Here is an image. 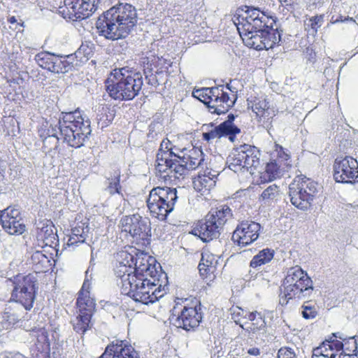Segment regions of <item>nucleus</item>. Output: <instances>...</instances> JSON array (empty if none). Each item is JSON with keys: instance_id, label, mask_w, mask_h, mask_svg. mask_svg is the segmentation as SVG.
Masks as SVG:
<instances>
[{"instance_id": "obj_60", "label": "nucleus", "mask_w": 358, "mask_h": 358, "mask_svg": "<svg viewBox=\"0 0 358 358\" xmlns=\"http://www.w3.org/2000/svg\"><path fill=\"white\" fill-rule=\"evenodd\" d=\"M147 59V64L145 65H144V74H145V76L146 77V76H148V74H151L152 73V69L151 68V64H149V60H148V58L147 57L146 58ZM144 64H145V61L143 62Z\"/></svg>"}, {"instance_id": "obj_53", "label": "nucleus", "mask_w": 358, "mask_h": 358, "mask_svg": "<svg viewBox=\"0 0 358 358\" xmlns=\"http://www.w3.org/2000/svg\"><path fill=\"white\" fill-rule=\"evenodd\" d=\"M192 95L194 97L197 98L203 103L204 101L203 100L206 99V101H208V94L207 92L205 91V88L194 90L192 92Z\"/></svg>"}, {"instance_id": "obj_37", "label": "nucleus", "mask_w": 358, "mask_h": 358, "mask_svg": "<svg viewBox=\"0 0 358 358\" xmlns=\"http://www.w3.org/2000/svg\"><path fill=\"white\" fill-rule=\"evenodd\" d=\"M73 330L80 334H84L86 331L91 329L92 323L91 317L78 314L76 320L72 322Z\"/></svg>"}, {"instance_id": "obj_39", "label": "nucleus", "mask_w": 358, "mask_h": 358, "mask_svg": "<svg viewBox=\"0 0 358 358\" xmlns=\"http://www.w3.org/2000/svg\"><path fill=\"white\" fill-rule=\"evenodd\" d=\"M324 22V15H316L310 17L305 22L306 29L312 35L317 33L318 29Z\"/></svg>"}, {"instance_id": "obj_54", "label": "nucleus", "mask_w": 358, "mask_h": 358, "mask_svg": "<svg viewBox=\"0 0 358 358\" xmlns=\"http://www.w3.org/2000/svg\"><path fill=\"white\" fill-rule=\"evenodd\" d=\"M41 240L43 241V246H53V245L58 246L59 245L58 236H52L49 238H42Z\"/></svg>"}, {"instance_id": "obj_18", "label": "nucleus", "mask_w": 358, "mask_h": 358, "mask_svg": "<svg viewBox=\"0 0 358 358\" xmlns=\"http://www.w3.org/2000/svg\"><path fill=\"white\" fill-rule=\"evenodd\" d=\"M254 15L252 13V17ZM261 19L250 18L249 24H245L241 27L243 41L248 47L252 48L257 50H264L262 42V26L264 22V20L268 19V15H262Z\"/></svg>"}, {"instance_id": "obj_47", "label": "nucleus", "mask_w": 358, "mask_h": 358, "mask_svg": "<svg viewBox=\"0 0 358 358\" xmlns=\"http://www.w3.org/2000/svg\"><path fill=\"white\" fill-rule=\"evenodd\" d=\"M308 302H306L302 306L301 315L303 318L306 320L313 319L317 315V311L315 306L308 304Z\"/></svg>"}, {"instance_id": "obj_11", "label": "nucleus", "mask_w": 358, "mask_h": 358, "mask_svg": "<svg viewBox=\"0 0 358 358\" xmlns=\"http://www.w3.org/2000/svg\"><path fill=\"white\" fill-rule=\"evenodd\" d=\"M122 230L129 233L134 238L133 243L148 246L151 241V227L149 220L138 214L124 216L120 220Z\"/></svg>"}, {"instance_id": "obj_22", "label": "nucleus", "mask_w": 358, "mask_h": 358, "mask_svg": "<svg viewBox=\"0 0 358 358\" xmlns=\"http://www.w3.org/2000/svg\"><path fill=\"white\" fill-rule=\"evenodd\" d=\"M260 229L261 226L257 222L249 220L243 221L234 231L232 240L237 242L239 245L242 244L246 246L258 238Z\"/></svg>"}, {"instance_id": "obj_59", "label": "nucleus", "mask_w": 358, "mask_h": 358, "mask_svg": "<svg viewBox=\"0 0 358 358\" xmlns=\"http://www.w3.org/2000/svg\"><path fill=\"white\" fill-rule=\"evenodd\" d=\"M203 255H206L204 262L206 264L213 265V261L215 260L214 255L212 254H208L206 252H203L201 253V257Z\"/></svg>"}, {"instance_id": "obj_52", "label": "nucleus", "mask_w": 358, "mask_h": 358, "mask_svg": "<svg viewBox=\"0 0 358 358\" xmlns=\"http://www.w3.org/2000/svg\"><path fill=\"white\" fill-rule=\"evenodd\" d=\"M278 358H296V357L291 348H281L278 352Z\"/></svg>"}, {"instance_id": "obj_25", "label": "nucleus", "mask_w": 358, "mask_h": 358, "mask_svg": "<svg viewBox=\"0 0 358 358\" xmlns=\"http://www.w3.org/2000/svg\"><path fill=\"white\" fill-rule=\"evenodd\" d=\"M262 26L263 48L265 50L273 48L280 41L281 36L275 25V20L272 16L268 15V19L264 20Z\"/></svg>"}, {"instance_id": "obj_28", "label": "nucleus", "mask_w": 358, "mask_h": 358, "mask_svg": "<svg viewBox=\"0 0 358 358\" xmlns=\"http://www.w3.org/2000/svg\"><path fill=\"white\" fill-rule=\"evenodd\" d=\"M115 273L120 280L118 285L121 287V292L123 291V288L125 287L128 281H131V282L135 278H138V276L141 278V275H142V273L140 275H137L136 270L134 268V267L120 264L116 266Z\"/></svg>"}, {"instance_id": "obj_50", "label": "nucleus", "mask_w": 358, "mask_h": 358, "mask_svg": "<svg viewBox=\"0 0 358 358\" xmlns=\"http://www.w3.org/2000/svg\"><path fill=\"white\" fill-rule=\"evenodd\" d=\"M57 236V234L54 231V226L53 225H47L45 227H42L41 234L38 235V239H42V238H49L50 236Z\"/></svg>"}, {"instance_id": "obj_41", "label": "nucleus", "mask_w": 358, "mask_h": 358, "mask_svg": "<svg viewBox=\"0 0 358 358\" xmlns=\"http://www.w3.org/2000/svg\"><path fill=\"white\" fill-rule=\"evenodd\" d=\"M227 134H229L220 124L211 131L203 133V138L206 141H210V140L227 136Z\"/></svg>"}, {"instance_id": "obj_64", "label": "nucleus", "mask_w": 358, "mask_h": 358, "mask_svg": "<svg viewBox=\"0 0 358 358\" xmlns=\"http://www.w3.org/2000/svg\"><path fill=\"white\" fill-rule=\"evenodd\" d=\"M338 358H358V354H340Z\"/></svg>"}, {"instance_id": "obj_16", "label": "nucleus", "mask_w": 358, "mask_h": 358, "mask_svg": "<svg viewBox=\"0 0 358 358\" xmlns=\"http://www.w3.org/2000/svg\"><path fill=\"white\" fill-rule=\"evenodd\" d=\"M134 248L135 250L131 252L123 250L117 252L115 259L118 264L134 267L137 275L143 271H149L150 267L155 266L157 261L155 257L149 255L148 252L138 250L137 248Z\"/></svg>"}, {"instance_id": "obj_44", "label": "nucleus", "mask_w": 358, "mask_h": 358, "mask_svg": "<svg viewBox=\"0 0 358 358\" xmlns=\"http://www.w3.org/2000/svg\"><path fill=\"white\" fill-rule=\"evenodd\" d=\"M343 352L341 354H358L357 343L355 336L350 337L343 342Z\"/></svg>"}, {"instance_id": "obj_33", "label": "nucleus", "mask_w": 358, "mask_h": 358, "mask_svg": "<svg viewBox=\"0 0 358 358\" xmlns=\"http://www.w3.org/2000/svg\"><path fill=\"white\" fill-rule=\"evenodd\" d=\"M34 333V336L36 338V343H35L36 349L45 348L50 349V341L48 338V331L45 328L34 327L31 329Z\"/></svg>"}, {"instance_id": "obj_40", "label": "nucleus", "mask_w": 358, "mask_h": 358, "mask_svg": "<svg viewBox=\"0 0 358 358\" xmlns=\"http://www.w3.org/2000/svg\"><path fill=\"white\" fill-rule=\"evenodd\" d=\"M279 176L278 166L276 163L271 162L266 164L265 171L262 173L261 178L264 180L272 181Z\"/></svg>"}, {"instance_id": "obj_26", "label": "nucleus", "mask_w": 358, "mask_h": 358, "mask_svg": "<svg viewBox=\"0 0 358 358\" xmlns=\"http://www.w3.org/2000/svg\"><path fill=\"white\" fill-rule=\"evenodd\" d=\"M245 10L243 9L237 10L233 17L234 23L236 26L241 36H242V30L241 28L245 24L250 22L248 18H252V13L254 14L252 18H255V20L257 19H261L263 16L262 15H266L264 12L260 11L258 8L245 6Z\"/></svg>"}, {"instance_id": "obj_63", "label": "nucleus", "mask_w": 358, "mask_h": 358, "mask_svg": "<svg viewBox=\"0 0 358 358\" xmlns=\"http://www.w3.org/2000/svg\"><path fill=\"white\" fill-rule=\"evenodd\" d=\"M260 314V313H258L257 311H255V312H252V313H248L247 315H245V317H247L250 321H252L253 322V321L255 320V319L257 318V317Z\"/></svg>"}, {"instance_id": "obj_34", "label": "nucleus", "mask_w": 358, "mask_h": 358, "mask_svg": "<svg viewBox=\"0 0 358 358\" xmlns=\"http://www.w3.org/2000/svg\"><path fill=\"white\" fill-rule=\"evenodd\" d=\"M120 171L119 170H116L114 171L113 175L107 178L105 191L110 195H113L115 193L120 194L121 185L120 184Z\"/></svg>"}, {"instance_id": "obj_56", "label": "nucleus", "mask_w": 358, "mask_h": 358, "mask_svg": "<svg viewBox=\"0 0 358 358\" xmlns=\"http://www.w3.org/2000/svg\"><path fill=\"white\" fill-rule=\"evenodd\" d=\"M329 344H330V345H328L330 350H333L335 349L336 351H340L341 350H342L344 345L343 342L338 340L329 341Z\"/></svg>"}, {"instance_id": "obj_32", "label": "nucleus", "mask_w": 358, "mask_h": 358, "mask_svg": "<svg viewBox=\"0 0 358 358\" xmlns=\"http://www.w3.org/2000/svg\"><path fill=\"white\" fill-rule=\"evenodd\" d=\"M215 180H213L207 173L199 175L193 180V186L196 191L202 192L203 189L210 190L215 185Z\"/></svg>"}, {"instance_id": "obj_58", "label": "nucleus", "mask_w": 358, "mask_h": 358, "mask_svg": "<svg viewBox=\"0 0 358 358\" xmlns=\"http://www.w3.org/2000/svg\"><path fill=\"white\" fill-rule=\"evenodd\" d=\"M145 80H147V83L148 85H150L152 86L157 87L159 85L158 80L157 79V77L153 73L148 74V76H146Z\"/></svg>"}, {"instance_id": "obj_48", "label": "nucleus", "mask_w": 358, "mask_h": 358, "mask_svg": "<svg viewBox=\"0 0 358 358\" xmlns=\"http://www.w3.org/2000/svg\"><path fill=\"white\" fill-rule=\"evenodd\" d=\"M266 327V322L260 313L250 327L251 331L256 332L257 331L262 330Z\"/></svg>"}, {"instance_id": "obj_8", "label": "nucleus", "mask_w": 358, "mask_h": 358, "mask_svg": "<svg viewBox=\"0 0 358 358\" xmlns=\"http://www.w3.org/2000/svg\"><path fill=\"white\" fill-rule=\"evenodd\" d=\"M157 274V268L152 266L149 268V271L142 272L141 278H135L133 282L128 281L125 287L123 288L122 294L129 296L135 301L141 302L143 304L152 303L157 301L156 296H150V292L157 284L156 281H160L159 278H156Z\"/></svg>"}, {"instance_id": "obj_38", "label": "nucleus", "mask_w": 358, "mask_h": 358, "mask_svg": "<svg viewBox=\"0 0 358 358\" xmlns=\"http://www.w3.org/2000/svg\"><path fill=\"white\" fill-rule=\"evenodd\" d=\"M252 111L257 117H268L270 115L268 102L266 99H256L252 106Z\"/></svg>"}, {"instance_id": "obj_46", "label": "nucleus", "mask_w": 358, "mask_h": 358, "mask_svg": "<svg viewBox=\"0 0 358 358\" xmlns=\"http://www.w3.org/2000/svg\"><path fill=\"white\" fill-rule=\"evenodd\" d=\"M205 91L207 92L208 94V101L213 100L215 98H218L221 96H224V94H228L227 92L224 91V86L220 85L218 87H206Z\"/></svg>"}, {"instance_id": "obj_13", "label": "nucleus", "mask_w": 358, "mask_h": 358, "mask_svg": "<svg viewBox=\"0 0 358 358\" xmlns=\"http://www.w3.org/2000/svg\"><path fill=\"white\" fill-rule=\"evenodd\" d=\"M259 155L256 147L248 144L241 145L234 148L227 157L228 167L234 172L243 169H255L259 165Z\"/></svg>"}, {"instance_id": "obj_14", "label": "nucleus", "mask_w": 358, "mask_h": 358, "mask_svg": "<svg viewBox=\"0 0 358 358\" xmlns=\"http://www.w3.org/2000/svg\"><path fill=\"white\" fill-rule=\"evenodd\" d=\"M172 311L169 318L171 324L187 331L197 327L202 320L200 303L189 307L187 305H179L178 302Z\"/></svg>"}, {"instance_id": "obj_19", "label": "nucleus", "mask_w": 358, "mask_h": 358, "mask_svg": "<svg viewBox=\"0 0 358 358\" xmlns=\"http://www.w3.org/2000/svg\"><path fill=\"white\" fill-rule=\"evenodd\" d=\"M100 0H68L65 1L68 13L64 18L76 21L91 16L98 8Z\"/></svg>"}, {"instance_id": "obj_17", "label": "nucleus", "mask_w": 358, "mask_h": 358, "mask_svg": "<svg viewBox=\"0 0 358 358\" xmlns=\"http://www.w3.org/2000/svg\"><path fill=\"white\" fill-rule=\"evenodd\" d=\"M334 178L337 182H358V162L352 157H338L334 164Z\"/></svg>"}, {"instance_id": "obj_31", "label": "nucleus", "mask_w": 358, "mask_h": 358, "mask_svg": "<svg viewBox=\"0 0 358 358\" xmlns=\"http://www.w3.org/2000/svg\"><path fill=\"white\" fill-rule=\"evenodd\" d=\"M160 271H157V274L156 275V278H159L160 281H156V287H155L150 292V296H156L157 301L162 298L164 294L166 293V290L168 289V277L165 272L162 271V267L160 264H158V267Z\"/></svg>"}, {"instance_id": "obj_6", "label": "nucleus", "mask_w": 358, "mask_h": 358, "mask_svg": "<svg viewBox=\"0 0 358 358\" xmlns=\"http://www.w3.org/2000/svg\"><path fill=\"white\" fill-rule=\"evenodd\" d=\"M231 209L227 206L212 208L200 221L188 236H194L203 243H208L218 238L223 231L224 226L232 219Z\"/></svg>"}, {"instance_id": "obj_9", "label": "nucleus", "mask_w": 358, "mask_h": 358, "mask_svg": "<svg viewBox=\"0 0 358 358\" xmlns=\"http://www.w3.org/2000/svg\"><path fill=\"white\" fill-rule=\"evenodd\" d=\"M13 289L9 303L21 304L26 310H30L38 290L37 273L24 275L18 274L10 280Z\"/></svg>"}, {"instance_id": "obj_61", "label": "nucleus", "mask_w": 358, "mask_h": 358, "mask_svg": "<svg viewBox=\"0 0 358 358\" xmlns=\"http://www.w3.org/2000/svg\"><path fill=\"white\" fill-rule=\"evenodd\" d=\"M8 22L11 24H15V29H17L18 27H23V22L18 23L15 16H11L8 18Z\"/></svg>"}, {"instance_id": "obj_30", "label": "nucleus", "mask_w": 358, "mask_h": 358, "mask_svg": "<svg viewBox=\"0 0 358 358\" xmlns=\"http://www.w3.org/2000/svg\"><path fill=\"white\" fill-rule=\"evenodd\" d=\"M79 314L91 317L95 310V302L90 295H78L76 302Z\"/></svg>"}, {"instance_id": "obj_5", "label": "nucleus", "mask_w": 358, "mask_h": 358, "mask_svg": "<svg viewBox=\"0 0 358 358\" xmlns=\"http://www.w3.org/2000/svg\"><path fill=\"white\" fill-rule=\"evenodd\" d=\"M141 73H129L124 68L115 69L106 82L110 96L117 100H131L139 93L143 86Z\"/></svg>"}, {"instance_id": "obj_43", "label": "nucleus", "mask_w": 358, "mask_h": 358, "mask_svg": "<svg viewBox=\"0 0 358 358\" xmlns=\"http://www.w3.org/2000/svg\"><path fill=\"white\" fill-rule=\"evenodd\" d=\"M32 264L41 265L42 267H48L50 264V259L41 251H36L31 257Z\"/></svg>"}, {"instance_id": "obj_45", "label": "nucleus", "mask_w": 358, "mask_h": 358, "mask_svg": "<svg viewBox=\"0 0 358 358\" xmlns=\"http://www.w3.org/2000/svg\"><path fill=\"white\" fill-rule=\"evenodd\" d=\"M48 350L45 348L35 349L32 354V358H50ZM0 358H23V356L21 354L10 356L1 355Z\"/></svg>"}, {"instance_id": "obj_57", "label": "nucleus", "mask_w": 358, "mask_h": 358, "mask_svg": "<svg viewBox=\"0 0 358 358\" xmlns=\"http://www.w3.org/2000/svg\"><path fill=\"white\" fill-rule=\"evenodd\" d=\"M83 233H84L83 229H82V233L79 236H76V238H69L67 245L71 246L76 243H84L85 238L83 236Z\"/></svg>"}, {"instance_id": "obj_7", "label": "nucleus", "mask_w": 358, "mask_h": 358, "mask_svg": "<svg viewBox=\"0 0 358 358\" xmlns=\"http://www.w3.org/2000/svg\"><path fill=\"white\" fill-rule=\"evenodd\" d=\"M282 287L283 296H280L281 303H287L292 299H308L313 291L312 280L299 266L287 269Z\"/></svg>"}, {"instance_id": "obj_24", "label": "nucleus", "mask_w": 358, "mask_h": 358, "mask_svg": "<svg viewBox=\"0 0 358 358\" xmlns=\"http://www.w3.org/2000/svg\"><path fill=\"white\" fill-rule=\"evenodd\" d=\"M99 358H140L134 347L126 341L115 340Z\"/></svg>"}, {"instance_id": "obj_4", "label": "nucleus", "mask_w": 358, "mask_h": 358, "mask_svg": "<svg viewBox=\"0 0 358 358\" xmlns=\"http://www.w3.org/2000/svg\"><path fill=\"white\" fill-rule=\"evenodd\" d=\"M62 115L56 124H51L48 129L45 142L53 138L56 144L62 140L71 147L80 148L92 132L90 119L79 110Z\"/></svg>"}, {"instance_id": "obj_36", "label": "nucleus", "mask_w": 358, "mask_h": 358, "mask_svg": "<svg viewBox=\"0 0 358 358\" xmlns=\"http://www.w3.org/2000/svg\"><path fill=\"white\" fill-rule=\"evenodd\" d=\"M274 251L266 248L261 250L251 260L250 265L252 268H257L262 264L269 262L273 257Z\"/></svg>"}, {"instance_id": "obj_2", "label": "nucleus", "mask_w": 358, "mask_h": 358, "mask_svg": "<svg viewBox=\"0 0 358 358\" xmlns=\"http://www.w3.org/2000/svg\"><path fill=\"white\" fill-rule=\"evenodd\" d=\"M62 115L56 124H51L48 129L45 142L53 138L56 144L62 140L71 147L80 148L92 132L90 119L79 110Z\"/></svg>"}, {"instance_id": "obj_12", "label": "nucleus", "mask_w": 358, "mask_h": 358, "mask_svg": "<svg viewBox=\"0 0 358 358\" xmlns=\"http://www.w3.org/2000/svg\"><path fill=\"white\" fill-rule=\"evenodd\" d=\"M317 192V183L304 177H296L289 186L291 203L296 208L306 210Z\"/></svg>"}, {"instance_id": "obj_20", "label": "nucleus", "mask_w": 358, "mask_h": 358, "mask_svg": "<svg viewBox=\"0 0 358 358\" xmlns=\"http://www.w3.org/2000/svg\"><path fill=\"white\" fill-rule=\"evenodd\" d=\"M176 165H173L171 170L169 172L168 176L179 179L183 178L188 171L194 170L201 166L203 162V153L201 150L196 153L195 151L193 154L187 157H178L174 159Z\"/></svg>"}, {"instance_id": "obj_62", "label": "nucleus", "mask_w": 358, "mask_h": 358, "mask_svg": "<svg viewBox=\"0 0 358 358\" xmlns=\"http://www.w3.org/2000/svg\"><path fill=\"white\" fill-rule=\"evenodd\" d=\"M78 52H83L85 56L88 57L91 53V50H88V47L86 45L82 44L78 49Z\"/></svg>"}, {"instance_id": "obj_55", "label": "nucleus", "mask_w": 358, "mask_h": 358, "mask_svg": "<svg viewBox=\"0 0 358 358\" xmlns=\"http://www.w3.org/2000/svg\"><path fill=\"white\" fill-rule=\"evenodd\" d=\"M87 273H88V271H86V279L85 280V281L83 284L82 288L79 292V295H83V296L90 295L89 289H90V284L89 280L87 278Z\"/></svg>"}, {"instance_id": "obj_1", "label": "nucleus", "mask_w": 358, "mask_h": 358, "mask_svg": "<svg viewBox=\"0 0 358 358\" xmlns=\"http://www.w3.org/2000/svg\"><path fill=\"white\" fill-rule=\"evenodd\" d=\"M136 23V8L129 3H118L99 17L96 27L100 36L115 41L126 38Z\"/></svg>"}, {"instance_id": "obj_10", "label": "nucleus", "mask_w": 358, "mask_h": 358, "mask_svg": "<svg viewBox=\"0 0 358 358\" xmlns=\"http://www.w3.org/2000/svg\"><path fill=\"white\" fill-rule=\"evenodd\" d=\"M177 199L176 188L157 187L150 191L147 206L155 217L163 220L173 210Z\"/></svg>"}, {"instance_id": "obj_35", "label": "nucleus", "mask_w": 358, "mask_h": 358, "mask_svg": "<svg viewBox=\"0 0 358 358\" xmlns=\"http://www.w3.org/2000/svg\"><path fill=\"white\" fill-rule=\"evenodd\" d=\"M206 255H203L200 263L198 266L200 275L206 280L207 285H210V282L213 281L215 278L214 274L215 268L213 265L206 264L205 261Z\"/></svg>"}, {"instance_id": "obj_21", "label": "nucleus", "mask_w": 358, "mask_h": 358, "mask_svg": "<svg viewBox=\"0 0 358 358\" xmlns=\"http://www.w3.org/2000/svg\"><path fill=\"white\" fill-rule=\"evenodd\" d=\"M1 224L3 230L10 235L22 234L26 227L19 209L8 207L1 211Z\"/></svg>"}, {"instance_id": "obj_15", "label": "nucleus", "mask_w": 358, "mask_h": 358, "mask_svg": "<svg viewBox=\"0 0 358 358\" xmlns=\"http://www.w3.org/2000/svg\"><path fill=\"white\" fill-rule=\"evenodd\" d=\"M75 57L73 55H55L49 52H41L35 56L39 66L55 73H65L71 71Z\"/></svg>"}, {"instance_id": "obj_42", "label": "nucleus", "mask_w": 358, "mask_h": 358, "mask_svg": "<svg viewBox=\"0 0 358 358\" xmlns=\"http://www.w3.org/2000/svg\"><path fill=\"white\" fill-rule=\"evenodd\" d=\"M235 116L234 114L230 113L227 116V119L220 124L222 127L229 134H237L240 133L241 130L236 126H235L233 123L234 121Z\"/></svg>"}, {"instance_id": "obj_51", "label": "nucleus", "mask_w": 358, "mask_h": 358, "mask_svg": "<svg viewBox=\"0 0 358 358\" xmlns=\"http://www.w3.org/2000/svg\"><path fill=\"white\" fill-rule=\"evenodd\" d=\"M329 343V341H324L320 346L315 348L313 350V357L323 356L324 357H329V353H324V351L323 350L324 347L326 345H330Z\"/></svg>"}, {"instance_id": "obj_23", "label": "nucleus", "mask_w": 358, "mask_h": 358, "mask_svg": "<svg viewBox=\"0 0 358 358\" xmlns=\"http://www.w3.org/2000/svg\"><path fill=\"white\" fill-rule=\"evenodd\" d=\"M171 142L168 139L162 141L157 154L156 170L161 173H166L163 177L166 178L173 165H176L174 159H178V155L173 152L170 148Z\"/></svg>"}, {"instance_id": "obj_27", "label": "nucleus", "mask_w": 358, "mask_h": 358, "mask_svg": "<svg viewBox=\"0 0 358 358\" xmlns=\"http://www.w3.org/2000/svg\"><path fill=\"white\" fill-rule=\"evenodd\" d=\"M204 103L208 106L209 111L212 113L217 115L227 113L229 109L232 107L235 103L234 100H231L229 94H224L218 98H215L211 101L203 100Z\"/></svg>"}, {"instance_id": "obj_49", "label": "nucleus", "mask_w": 358, "mask_h": 358, "mask_svg": "<svg viewBox=\"0 0 358 358\" xmlns=\"http://www.w3.org/2000/svg\"><path fill=\"white\" fill-rule=\"evenodd\" d=\"M11 310V306H9L8 307L6 308L5 312H4V317L10 322L13 324H15L18 321L21 320L20 315L17 313H13Z\"/></svg>"}, {"instance_id": "obj_3", "label": "nucleus", "mask_w": 358, "mask_h": 358, "mask_svg": "<svg viewBox=\"0 0 358 358\" xmlns=\"http://www.w3.org/2000/svg\"><path fill=\"white\" fill-rule=\"evenodd\" d=\"M62 115L56 124H51L48 129L45 142L53 138L56 144L62 140L71 147L80 148L92 132L90 119L79 110Z\"/></svg>"}, {"instance_id": "obj_29", "label": "nucleus", "mask_w": 358, "mask_h": 358, "mask_svg": "<svg viewBox=\"0 0 358 358\" xmlns=\"http://www.w3.org/2000/svg\"><path fill=\"white\" fill-rule=\"evenodd\" d=\"M281 199L280 187L275 184L268 186L261 194L259 201L266 205L271 206Z\"/></svg>"}]
</instances>
